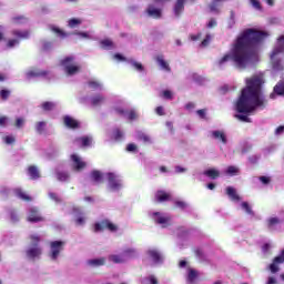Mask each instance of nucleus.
Instances as JSON below:
<instances>
[{
    "mask_svg": "<svg viewBox=\"0 0 284 284\" xmlns=\"http://www.w3.org/2000/svg\"><path fill=\"white\" fill-rule=\"evenodd\" d=\"M263 75H253L246 79V88L242 90V93L236 102V119L243 121V123H252V119L247 116L254 110H263L267 105V100L263 95Z\"/></svg>",
    "mask_w": 284,
    "mask_h": 284,
    "instance_id": "2",
    "label": "nucleus"
},
{
    "mask_svg": "<svg viewBox=\"0 0 284 284\" xmlns=\"http://www.w3.org/2000/svg\"><path fill=\"white\" fill-rule=\"evenodd\" d=\"M114 112L119 114L120 116H124V119H129V121H134L139 119V115L136 114V111L131 110V111H125L121 106H115Z\"/></svg>",
    "mask_w": 284,
    "mask_h": 284,
    "instance_id": "12",
    "label": "nucleus"
},
{
    "mask_svg": "<svg viewBox=\"0 0 284 284\" xmlns=\"http://www.w3.org/2000/svg\"><path fill=\"white\" fill-rule=\"evenodd\" d=\"M90 267H101L105 265V257L92 258L87 262Z\"/></svg>",
    "mask_w": 284,
    "mask_h": 284,
    "instance_id": "27",
    "label": "nucleus"
},
{
    "mask_svg": "<svg viewBox=\"0 0 284 284\" xmlns=\"http://www.w3.org/2000/svg\"><path fill=\"white\" fill-rule=\"evenodd\" d=\"M175 206L180 207V210H185V207H187V203H185L183 201H176Z\"/></svg>",
    "mask_w": 284,
    "mask_h": 284,
    "instance_id": "63",
    "label": "nucleus"
},
{
    "mask_svg": "<svg viewBox=\"0 0 284 284\" xmlns=\"http://www.w3.org/2000/svg\"><path fill=\"white\" fill-rule=\"evenodd\" d=\"M240 173L241 169L235 165H230L224 170V174H226V176H239Z\"/></svg>",
    "mask_w": 284,
    "mask_h": 284,
    "instance_id": "28",
    "label": "nucleus"
},
{
    "mask_svg": "<svg viewBox=\"0 0 284 284\" xmlns=\"http://www.w3.org/2000/svg\"><path fill=\"white\" fill-rule=\"evenodd\" d=\"M210 41H212V36L206 34L205 39L201 42V48H207L210 45Z\"/></svg>",
    "mask_w": 284,
    "mask_h": 284,
    "instance_id": "54",
    "label": "nucleus"
},
{
    "mask_svg": "<svg viewBox=\"0 0 284 284\" xmlns=\"http://www.w3.org/2000/svg\"><path fill=\"white\" fill-rule=\"evenodd\" d=\"M75 143H80L82 148H88L92 143V138L90 136H83L75 139Z\"/></svg>",
    "mask_w": 284,
    "mask_h": 284,
    "instance_id": "33",
    "label": "nucleus"
},
{
    "mask_svg": "<svg viewBox=\"0 0 284 284\" xmlns=\"http://www.w3.org/2000/svg\"><path fill=\"white\" fill-rule=\"evenodd\" d=\"M100 44L103 50H112V48H114V42L110 39L101 40Z\"/></svg>",
    "mask_w": 284,
    "mask_h": 284,
    "instance_id": "36",
    "label": "nucleus"
},
{
    "mask_svg": "<svg viewBox=\"0 0 284 284\" xmlns=\"http://www.w3.org/2000/svg\"><path fill=\"white\" fill-rule=\"evenodd\" d=\"M14 136H12V135H7L6 138H4V143H7V145H12V143H14Z\"/></svg>",
    "mask_w": 284,
    "mask_h": 284,
    "instance_id": "62",
    "label": "nucleus"
},
{
    "mask_svg": "<svg viewBox=\"0 0 284 284\" xmlns=\"http://www.w3.org/2000/svg\"><path fill=\"white\" fill-rule=\"evenodd\" d=\"M19 45V39H11L7 43V48H17Z\"/></svg>",
    "mask_w": 284,
    "mask_h": 284,
    "instance_id": "56",
    "label": "nucleus"
},
{
    "mask_svg": "<svg viewBox=\"0 0 284 284\" xmlns=\"http://www.w3.org/2000/svg\"><path fill=\"white\" fill-rule=\"evenodd\" d=\"M90 103L93 108H99L105 103V97L103 94H95L90 98Z\"/></svg>",
    "mask_w": 284,
    "mask_h": 284,
    "instance_id": "20",
    "label": "nucleus"
},
{
    "mask_svg": "<svg viewBox=\"0 0 284 284\" xmlns=\"http://www.w3.org/2000/svg\"><path fill=\"white\" fill-rule=\"evenodd\" d=\"M47 126H48V123L45 121L37 122L36 125H34L36 132L38 134H43V132H45Z\"/></svg>",
    "mask_w": 284,
    "mask_h": 284,
    "instance_id": "35",
    "label": "nucleus"
},
{
    "mask_svg": "<svg viewBox=\"0 0 284 284\" xmlns=\"http://www.w3.org/2000/svg\"><path fill=\"white\" fill-rule=\"evenodd\" d=\"M241 207H242V210H244V212L246 214H248L250 216H254V211H252V207L250 206V204L247 202H242Z\"/></svg>",
    "mask_w": 284,
    "mask_h": 284,
    "instance_id": "45",
    "label": "nucleus"
},
{
    "mask_svg": "<svg viewBox=\"0 0 284 284\" xmlns=\"http://www.w3.org/2000/svg\"><path fill=\"white\" fill-rule=\"evenodd\" d=\"M185 1L186 0H176L173 7L174 17H180L183 14V10H185Z\"/></svg>",
    "mask_w": 284,
    "mask_h": 284,
    "instance_id": "18",
    "label": "nucleus"
},
{
    "mask_svg": "<svg viewBox=\"0 0 284 284\" xmlns=\"http://www.w3.org/2000/svg\"><path fill=\"white\" fill-rule=\"evenodd\" d=\"M65 247L64 241H52L50 242V250H49V258L50 261H53V263H57L59 261V256H61V252H63Z\"/></svg>",
    "mask_w": 284,
    "mask_h": 284,
    "instance_id": "6",
    "label": "nucleus"
},
{
    "mask_svg": "<svg viewBox=\"0 0 284 284\" xmlns=\"http://www.w3.org/2000/svg\"><path fill=\"white\" fill-rule=\"evenodd\" d=\"M71 161H72L73 170H75L77 172L85 168V162H83V160H81V158L77 154L71 155Z\"/></svg>",
    "mask_w": 284,
    "mask_h": 284,
    "instance_id": "15",
    "label": "nucleus"
},
{
    "mask_svg": "<svg viewBox=\"0 0 284 284\" xmlns=\"http://www.w3.org/2000/svg\"><path fill=\"white\" fill-rule=\"evenodd\" d=\"M197 116H200V119H205V116H207V110L205 109H201L196 111Z\"/></svg>",
    "mask_w": 284,
    "mask_h": 284,
    "instance_id": "61",
    "label": "nucleus"
},
{
    "mask_svg": "<svg viewBox=\"0 0 284 284\" xmlns=\"http://www.w3.org/2000/svg\"><path fill=\"white\" fill-rule=\"evenodd\" d=\"M51 32H54V34H58V37H61L62 39H65L68 37V33H64L63 30H61L59 27L50 26Z\"/></svg>",
    "mask_w": 284,
    "mask_h": 284,
    "instance_id": "42",
    "label": "nucleus"
},
{
    "mask_svg": "<svg viewBox=\"0 0 284 284\" xmlns=\"http://www.w3.org/2000/svg\"><path fill=\"white\" fill-rule=\"evenodd\" d=\"M27 221H29V223H41V221H43V216H41L37 206L29 207Z\"/></svg>",
    "mask_w": 284,
    "mask_h": 284,
    "instance_id": "11",
    "label": "nucleus"
},
{
    "mask_svg": "<svg viewBox=\"0 0 284 284\" xmlns=\"http://www.w3.org/2000/svg\"><path fill=\"white\" fill-rule=\"evenodd\" d=\"M278 264H281V262H276V258H274L273 263L270 265L272 274H276V272H278Z\"/></svg>",
    "mask_w": 284,
    "mask_h": 284,
    "instance_id": "52",
    "label": "nucleus"
},
{
    "mask_svg": "<svg viewBox=\"0 0 284 284\" xmlns=\"http://www.w3.org/2000/svg\"><path fill=\"white\" fill-rule=\"evenodd\" d=\"M196 108V104L194 102H189L185 104L184 110L187 112H194V109Z\"/></svg>",
    "mask_w": 284,
    "mask_h": 284,
    "instance_id": "57",
    "label": "nucleus"
},
{
    "mask_svg": "<svg viewBox=\"0 0 284 284\" xmlns=\"http://www.w3.org/2000/svg\"><path fill=\"white\" fill-rule=\"evenodd\" d=\"M112 136L114 141H123V139L125 138V134L123 133V131L115 129L113 130Z\"/></svg>",
    "mask_w": 284,
    "mask_h": 284,
    "instance_id": "43",
    "label": "nucleus"
},
{
    "mask_svg": "<svg viewBox=\"0 0 284 284\" xmlns=\"http://www.w3.org/2000/svg\"><path fill=\"white\" fill-rule=\"evenodd\" d=\"M211 136L215 141H219L220 143H223V145H227V135H225V132L219 131V130L212 131Z\"/></svg>",
    "mask_w": 284,
    "mask_h": 284,
    "instance_id": "16",
    "label": "nucleus"
},
{
    "mask_svg": "<svg viewBox=\"0 0 284 284\" xmlns=\"http://www.w3.org/2000/svg\"><path fill=\"white\" fill-rule=\"evenodd\" d=\"M149 216L154 221V223H156V225H160L161 227H170V225H172V217H170V215L166 213L150 212Z\"/></svg>",
    "mask_w": 284,
    "mask_h": 284,
    "instance_id": "7",
    "label": "nucleus"
},
{
    "mask_svg": "<svg viewBox=\"0 0 284 284\" xmlns=\"http://www.w3.org/2000/svg\"><path fill=\"white\" fill-rule=\"evenodd\" d=\"M28 174L32 181H37V179H41V174L39 173V169L37 166H29Z\"/></svg>",
    "mask_w": 284,
    "mask_h": 284,
    "instance_id": "30",
    "label": "nucleus"
},
{
    "mask_svg": "<svg viewBox=\"0 0 284 284\" xmlns=\"http://www.w3.org/2000/svg\"><path fill=\"white\" fill-rule=\"evenodd\" d=\"M61 65L67 74V77H74L81 72V65L77 62L74 55H69L61 61Z\"/></svg>",
    "mask_w": 284,
    "mask_h": 284,
    "instance_id": "3",
    "label": "nucleus"
},
{
    "mask_svg": "<svg viewBox=\"0 0 284 284\" xmlns=\"http://www.w3.org/2000/svg\"><path fill=\"white\" fill-rule=\"evenodd\" d=\"M103 230H109V232H116L119 227L116 224L110 222L109 220H103L94 224V232H103Z\"/></svg>",
    "mask_w": 284,
    "mask_h": 284,
    "instance_id": "10",
    "label": "nucleus"
},
{
    "mask_svg": "<svg viewBox=\"0 0 284 284\" xmlns=\"http://www.w3.org/2000/svg\"><path fill=\"white\" fill-rule=\"evenodd\" d=\"M89 88H91V90H103V83L100 81H90Z\"/></svg>",
    "mask_w": 284,
    "mask_h": 284,
    "instance_id": "47",
    "label": "nucleus"
},
{
    "mask_svg": "<svg viewBox=\"0 0 284 284\" xmlns=\"http://www.w3.org/2000/svg\"><path fill=\"white\" fill-rule=\"evenodd\" d=\"M156 201L163 203V201H168L170 199V194L165 193L164 191H158L155 194Z\"/></svg>",
    "mask_w": 284,
    "mask_h": 284,
    "instance_id": "38",
    "label": "nucleus"
},
{
    "mask_svg": "<svg viewBox=\"0 0 284 284\" xmlns=\"http://www.w3.org/2000/svg\"><path fill=\"white\" fill-rule=\"evenodd\" d=\"M9 97H10V91H8V90H1V91H0V98H1L3 101L8 100Z\"/></svg>",
    "mask_w": 284,
    "mask_h": 284,
    "instance_id": "59",
    "label": "nucleus"
},
{
    "mask_svg": "<svg viewBox=\"0 0 284 284\" xmlns=\"http://www.w3.org/2000/svg\"><path fill=\"white\" fill-rule=\"evenodd\" d=\"M275 263H284V250L275 257Z\"/></svg>",
    "mask_w": 284,
    "mask_h": 284,
    "instance_id": "64",
    "label": "nucleus"
},
{
    "mask_svg": "<svg viewBox=\"0 0 284 284\" xmlns=\"http://www.w3.org/2000/svg\"><path fill=\"white\" fill-rule=\"evenodd\" d=\"M74 34H77V37H80V39H92V34L91 32H83V31H78Z\"/></svg>",
    "mask_w": 284,
    "mask_h": 284,
    "instance_id": "50",
    "label": "nucleus"
},
{
    "mask_svg": "<svg viewBox=\"0 0 284 284\" xmlns=\"http://www.w3.org/2000/svg\"><path fill=\"white\" fill-rule=\"evenodd\" d=\"M14 196H17V199H20L21 201H26V202H30L32 201V196L28 195V193H26L22 189H14L13 190Z\"/></svg>",
    "mask_w": 284,
    "mask_h": 284,
    "instance_id": "24",
    "label": "nucleus"
},
{
    "mask_svg": "<svg viewBox=\"0 0 284 284\" xmlns=\"http://www.w3.org/2000/svg\"><path fill=\"white\" fill-rule=\"evenodd\" d=\"M155 63L159 65L160 70H162V72H172V68L170 67V62H168V60H165V55L163 54H158L155 57Z\"/></svg>",
    "mask_w": 284,
    "mask_h": 284,
    "instance_id": "13",
    "label": "nucleus"
},
{
    "mask_svg": "<svg viewBox=\"0 0 284 284\" xmlns=\"http://www.w3.org/2000/svg\"><path fill=\"white\" fill-rule=\"evenodd\" d=\"M160 97L162 99H165L166 101H172L174 99V92L170 90H164L160 93Z\"/></svg>",
    "mask_w": 284,
    "mask_h": 284,
    "instance_id": "40",
    "label": "nucleus"
},
{
    "mask_svg": "<svg viewBox=\"0 0 284 284\" xmlns=\"http://www.w3.org/2000/svg\"><path fill=\"white\" fill-rule=\"evenodd\" d=\"M268 37L270 31H258L256 29L244 30L233 44L231 51L217 60V68L222 69L230 61H233L237 70L254 68V64L261 60L256 45L263 43Z\"/></svg>",
    "mask_w": 284,
    "mask_h": 284,
    "instance_id": "1",
    "label": "nucleus"
},
{
    "mask_svg": "<svg viewBox=\"0 0 284 284\" xmlns=\"http://www.w3.org/2000/svg\"><path fill=\"white\" fill-rule=\"evenodd\" d=\"M31 245L27 248L26 254L31 261H34L41 257L43 248L39 245V242L41 241L39 235H31Z\"/></svg>",
    "mask_w": 284,
    "mask_h": 284,
    "instance_id": "4",
    "label": "nucleus"
},
{
    "mask_svg": "<svg viewBox=\"0 0 284 284\" xmlns=\"http://www.w3.org/2000/svg\"><path fill=\"white\" fill-rule=\"evenodd\" d=\"M13 23H28V18H26V17H16V18H13Z\"/></svg>",
    "mask_w": 284,
    "mask_h": 284,
    "instance_id": "58",
    "label": "nucleus"
},
{
    "mask_svg": "<svg viewBox=\"0 0 284 284\" xmlns=\"http://www.w3.org/2000/svg\"><path fill=\"white\" fill-rule=\"evenodd\" d=\"M109 261H111V263H125V257L123 256V253L112 254L109 255Z\"/></svg>",
    "mask_w": 284,
    "mask_h": 284,
    "instance_id": "32",
    "label": "nucleus"
},
{
    "mask_svg": "<svg viewBox=\"0 0 284 284\" xmlns=\"http://www.w3.org/2000/svg\"><path fill=\"white\" fill-rule=\"evenodd\" d=\"M145 14L149 16L151 19H161L163 11L155 4H149L145 10Z\"/></svg>",
    "mask_w": 284,
    "mask_h": 284,
    "instance_id": "14",
    "label": "nucleus"
},
{
    "mask_svg": "<svg viewBox=\"0 0 284 284\" xmlns=\"http://www.w3.org/2000/svg\"><path fill=\"white\" fill-rule=\"evenodd\" d=\"M146 260L151 261L153 265H161L163 263V253L156 248H149L146 251Z\"/></svg>",
    "mask_w": 284,
    "mask_h": 284,
    "instance_id": "9",
    "label": "nucleus"
},
{
    "mask_svg": "<svg viewBox=\"0 0 284 284\" xmlns=\"http://www.w3.org/2000/svg\"><path fill=\"white\" fill-rule=\"evenodd\" d=\"M223 6V1L221 0H212L209 3V10L210 12H213V14H221V7Z\"/></svg>",
    "mask_w": 284,
    "mask_h": 284,
    "instance_id": "17",
    "label": "nucleus"
},
{
    "mask_svg": "<svg viewBox=\"0 0 284 284\" xmlns=\"http://www.w3.org/2000/svg\"><path fill=\"white\" fill-rule=\"evenodd\" d=\"M13 37H18V39H30V31H28V30H24V31L16 30V31H13Z\"/></svg>",
    "mask_w": 284,
    "mask_h": 284,
    "instance_id": "37",
    "label": "nucleus"
},
{
    "mask_svg": "<svg viewBox=\"0 0 284 284\" xmlns=\"http://www.w3.org/2000/svg\"><path fill=\"white\" fill-rule=\"evenodd\" d=\"M58 181L65 182L70 180V174L65 171H57Z\"/></svg>",
    "mask_w": 284,
    "mask_h": 284,
    "instance_id": "39",
    "label": "nucleus"
},
{
    "mask_svg": "<svg viewBox=\"0 0 284 284\" xmlns=\"http://www.w3.org/2000/svg\"><path fill=\"white\" fill-rule=\"evenodd\" d=\"M122 255L124 256V261H130V258H135V256H139V252L136 248L128 247L124 248L122 252Z\"/></svg>",
    "mask_w": 284,
    "mask_h": 284,
    "instance_id": "23",
    "label": "nucleus"
},
{
    "mask_svg": "<svg viewBox=\"0 0 284 284\" xmlns=\"http://www.w3.org/2000/svg\"><path fill=\"white\" fill-rule=\"evenodd\" d=\"M48 71H41L39 69H33L27 72V79H39L41 77H45Z\"/></svg>",
    "mask_w": 284,
    "mask_h": 284,
    "instance_id": "22",
    "label": "nucleus"
},
{
    "mask_svg": "<svg viewBox=\"0 0 284 284\" xmlns=\"http://www.w3.org/2000/svg\"><path fill=\"white\" fill-rule=\"evenodd\" d=\"M181 270L186 267V283H194L199 278V271L187 265V261L181 260L179 263Z\"/></svg>",
    "mask_w": 284,
    "mask_h": 284,
    "instance_id": "8",
    "label": "nucleus"
},
{
    "mask_svg": "<svg viewBox=\"0 0 284 284\" xmlns=\"http://www.w3.org/2000/svg\"><path fill=\"white\" fill-rule=\"evenodd\" d=\"M73 212L78 214V217L75 220L77 225H85V217H83L81 214V209H73Z\"/></svg>",
    "mask_w": 284,
    "mask_h": 284,
    "instance_id": "34",
    "label": "nucleus"
},
{
    "mask_svg": "<svg viewBox=\"0 0 284 284\" xmlns=\"http://www.w3.org/2000/svg\"><path fill=\"white\" fill-rule=\"evenodd\" d=\"M226 195L229 196V199L231 201H233L235 203H239V201H241V196L236 192V189H234L233 186H227L226 187Z\"/></svg>",
    "mask_w": 284,
    "mask_h": 284,
    "instance_id": "21",
    "label": "nucleus"
},
{
    "mask_svg": "<svg viewBox=\"0 0 284 284\" xmlns=\"http://www.w3.org/2000/svg\"><path fill=\"white\" fill-rule=\"evenodd\" d=\"M278 223H281V220L278 217H270L267 220V225L270 230H274L275 225H278Z\"/></svg>",
    "mask_w": 284,
    "mask_h": 284,
    "instance_id": "48",
    "label": "nucleus"
},
{
    "mask_svg": "<svg viewBox=\"0 0 284 284\" xmlns=\"http://www.w3.org/2000/svg\"><path fill=\"white\" fill-rule=\"evenodd\" d=\"M109 192H121L123 187V179L116 173H106Z\"/></svg>",
    "mask_w": 284,
    "mask_h": 284,
    "instance_id": "5",
    "label": "nucleus"
},
{
    "mask_svg": "<svg viewBox=\"0 0 284 284\" xmlns=\"http://www.w3.org/2000/svg\"><path fill=\"white\" fill-rule=\"evenodd\" d=\"M106 174L108 173L103 174L100 171H93V172H91L90 179H91V181H93V183L99 185L100 183H103L104 179H106Z\"/></svg>",
    "mask_w": 284,
    "mask_h": 284,
    "instance_id": "19",
    "label": "nucleus"
},
{
    "mask_svg": "<svg viewBox=\"0 0 284 284\" xmlns=\"http://www.w3.org/2000/svg\"><path fill=\"white\" fill-rule=\"evenodd\" d=\"M83 23V20L79 18H72L68 21L69 28H79Z\"/></svg>",
    "mask_w": 284,
    "mask_h": 284,
    "instance_id": "41",
    "label": "nucleus"
},
{
    "mask_svg": "<svg viewBox=\"0 0 284 284\" xmlns=\"http://www.w3.org/2000/svg\"><path fill=\"white\" fill-rule=\"evenodd\" d=\"M26 125V119L24 118H17L16 120V128L21 129Z\"/></svg>",
    "mask_w": 284,
    "mask_h": 284,
    "instance_id": "55",
    "label": "nucleus"
},
{
    "mask_svg": "<svg viewBox=\"0 0 284 284\" xmlns=\"http://www.w3.org/2000/svg\"><path fill=\"white\" fill-rule=\"evenodd\" d=\"M258 181L262 183V185H270V183H272V178L262 175L258 178Z\"/></svg>",
    "mask_w": 284,
    "mask_h": 284,
    "instance_id": "53",
    "label": "nucleus"
},
{
    "mask_svg": "<svg viewBox=\"0 0 284 284\" xmlns=\"http://www.w3.org/2000/svg\"><path fill=\"white\" fill-rule=\"evenodd\" d=\"M126 63H129V65H131V68H133V70H136V72H143L145 70L143 64L141 62L134 60L133 58H129L126 60Z\"/></svg>",
    "mask_w": 284,
    "mask_h": 284,
    "instance_id": "25",
    "label": "nucleus"
},
{
    "mask_svg": "<svg viewBox=\"0 0 284 284\" xmlns=\"http://www.w3.org/2000/svg\"><path fill=\"white\" fill-rule=\"evenodd\" d=\"M64 125L67 128H71L72 130L79 128V122L74 120L72 116L65 115L64 116Z\"/></svg>",
    "mask_w": 284,
    "mask_h": 284,
    "instance_id": "29",
    "label": "nucleus"
},
{
    "mask_svg": "<svg viewBox=\"0 0 284 284\" xmlns=\"http://www.w3.org/2000/svg\"><path fill=\"white\" fill-rule=\"evenodd\" d=\"M235 24H236V20L234 19V11H231V16H230V19L227 21L229 30H232Z\"/></svg>",
    "mask_w": 284,
    "mask_h": 284,
    "instance_id": "49",
    "label": "nucleus"
},
{
    "mask_svg": "<svg viewBox=\"0 0 284 284\" xmlns=\"http://www.w3.org/2000/svg\"><path fill=\"white\" fill-rule=\"evenodd\" d=\"M204 176H207L209 179H212V181H216L221 176V171L217 169H207L204 171Z\"/></svg>",
    "mask_w": 284,
    "mask_h": 284,
    "instance_id": "26",
    "label": "nucleus"
},
{
    "mask_svg": "<svg viewBox=\"0 0 284 284\" xmlns=\"http://www.w3.org/2000/svg\"><path fill=\"white\" fill-rule=\"evenodd\" d=\"M142 284H159V280L154 275H150L142 280Z\"/></svg>",
    "mask_w": 284,
    "mask_h": 284,
    "instance_id": "46",
    "label": "nucleus"
},
{
    "mask_svg": "<svg viewBox=\"0 0 284 284\" xmlns=\"http://www.w3.org/2000/svg\"><path fill=\"white\" fill-rule=\"evenodd\" d=\"M42 110H44V112H50V110H54V108H57V103L54 102H43L41 104Z\"/></svg>",
    "mask_w": 284,
    "mask_h": 284,
    "instance_id": "44",
    "label": "nucleus"
},
{
    "mask_svg": "<svg viewBox=\"0 0 284 284\" xmlns=\"http://www.w3.org/2000/svg\"><path fill=\"white\" fill-rule=\"evenodd\" d=\"M248 3L252 6V8H254V10H263L261 1L258 0H248Z\"/></svg>",
    "mask_w": 284,
    "mask_h": 284,
    "instance_id": "51",
    "label": "nucleus"
},
{
    "mask_svg": "<svg viewBox=\"0 0 284 284\" xmlns=\"http://www.w3.org/2000/svg\"><path fill=\"white\" fill-rule=\"evenodd\" d=\"M135 138L138 139V141H143V143H152V139L150 138V135L145 134L142 131H138L135 133Z\"/></svg>",
    "mask_w": 284,
    "mask_h": 284,
    "instance_id": "31",
    "label": "nucleus"
},
{
    "mask_svg": "<svg viewBox=\"0 0 284 284\" xmlns=\"http://www.w3.org/2000/svg\"><path fill=\"white\" fill-rule=\"evenodd\" d=\"M49 197L51 201H54L55 203H61V199L55 193L49 192Z\"/></svg>",
    "mask_w": 284,
    "mask_h": 284,
    "instance_id": "60",
    "label": "nucleus"
}]
</instances>
